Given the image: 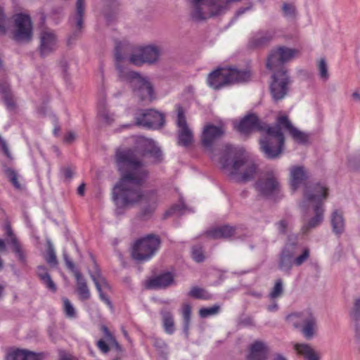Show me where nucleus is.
<instances>
[{"label":"nucleus","instance_id":"obj_1","mask_svg":"<svg viewBox=\"0 0 360 360\" xmlns=\"http://www.w3.org/2000/svg\"><path fill=\"white\" fill-rule=\"evenodd\" d=\"M115 162L121 173V179L112 191L115 204L119 207H126L143 202L146 205L141 215L143 217L150 216L156 210L158 196L155 191L146 193L141 191L148 172L141 160L140 153L136 149H117Z\"/></svg>","mask_w":360,"mask_h":360},{"label":"nucleus","instance_id":"obj_2","mask_svg":"<svg viewBox=\"0 0 360 360\" xmlns=\"http://www.w3.org/2000/svg\"><path fill=\"white\" fill-rule=\"evenodd\" d=\"M299 54V51L285 46H279L271 51L266 67L273 72L270 91L275 101L283 99L288 94L290 79L284 64Z\"/></svg>","mask_w":360,"mask_h":360},{"label":"nucleus","instance_id":"obj_3","mask_svg":"<svg viewBox=\"0 0 360 360\" xmlns=\"http://www.w3.org/2000/svg\"><path fill=\"white\" fill-rule=\"evenodd\" d=\"M282 129L288 131L292 139L300 143L308 141L307 135L294 127L287 115H280L276 118V125L267 129V136L260 143L261 150L266 158H275L282 153L285 142Z\"/></svg>","mask_w":360,"mask_h":360},{"label":"nucleus","instance_id":"obj_4","mask_svg":"<svg viewBox=\"0 0 360 360\" xmlns=\"http://www.w3.org/2000/svg\"><path fill=\"white\" fill-rule=\"evenodd\" d=\"M219 162L221 169L238 181H249L257 173V166L246 160L244 150L230 144L224 146Z\"/></svg>","mask_w":360,"mask_h":360},{"label":"nucleus","instance_id":"obj_5","mask_svg":"<svg viewBox=\"0 0 360 360\" xmlns=\"http://www.w3.org/2000/svg\"><path fill=\"white\" fill-rule=\"evenodd\" d=\"M328 197V188L320 184L309 186L306 188L304 199L300 207L304 212V217L309 214L310 209L313 210L314 216L305 219L302 226V232L307 233L311 229L319 226L323 220V202Z\"/></svg>","mask_w":360,"mask_h":360},{"label":"nucleus","instance_id":"obj_6","mask_svg":"<svg viewBox=\"0 0 360 360\" xmlns=\"http://www.w3.org/2000/svg\"><path fill=\"white\" fill-rule=\"evenodd\" d=\"M124 62V58L116 51V68L119 71L120 78L129 81L134 86L135 92L141 101L150 103L155 98L154 91L150 82L142 77L138 72L131 71L123 67L122 63Z\"/></svg>","mask_w":360,"mask_h":360},{"label":"nucleus","instance_id":"obj_7","mask_svg":"<svg viewBox=\"0 0 360 360\" xmlns=\"http://www.w3.org/2000/svg\"><path fill=\"white\" fill-rule=\"evenodd\" d=\"M250 72L236 68H218L209 74L207 83L214 89H219L228 84L243 82L250 79Z\"/></svg>","mask_w":360,"mask_h":360},{"label":"nucleus","instance_id":"obj_8","mask_svg":"<svg viewBox=\"0 0 360 360\" xmlns=\"http://www.w3.org/2000/svg\"><path fill=\"white\" fill-rule=\"evenodd\" d=\"M160 239L158 236L150 234L137 240L133 245L131 256L139 262L150 259L158 250Z\"/></svg>","mask_w":360,"mask_h":360},{"label":"nucleus","instance_id":"obj_9","mask_svg":"<svg viewBox=\"0 0 360 360\" xmlns=\"http://www.w3.org/2000/svg\"><path fill=\"white\" fill-rule=\"evenodd\" d=\"M117 49H118L119 53L124 58V62L122 63L123 67H124V65L127 62H129L136 66H140L143 63L151 64L155 63L160 56L159 49L154 46H141L135 49L129 59L122 53L120 44L116 45L115 51ZM115 56L116 57V52L115 53Z\"/></svg>","mask_w":360,"mask_h":360},{"label":"nucleus","instance_id":"obj_10","mask_svg":"<svg viewBox=\"0 0 360 360\" xmlns=\"http://www.w3.org/2000/svg\"><path fill=\"white\" fill-rule=\"evenodd\" d=\"M240 0H195L197 5L196 15L200 18H211L221 15L228 11L234 2Z\"/></svg>","mask_w":360,"mask_h":360},{"label":"nucleus","instance_id":"obj_11","mask_svg":"<svg viewBox=\"0 0 360 360\" xmlns=\"http://www.w3.org/2000/svg\"><path fill=\"white\" fill-rule=\"evenodd\" d=\"M286 321L295 328H302V332L307 339L313 336L316 320L310 309L292 313L286 317Z\"/></svg>","mask_w":360,"mask_h":360},{"label":"nucleus","instance_id":"obj_12","mask_svg":"<svg viewBox=\"0 0 360 360\" xmlns=\"http://www.w3.org/2000/svg\"><path fill=\"white\" fill-rule=\"evenodd\" d=\"M13 38L17 41H30L33 35L32 22L30 15L17 13L13 16Z\"/></svg>","mask_w":360,"mask_h":360},{"label":"nucleus","instance_id":"obj_13","mask_svg":"<svg viewBox=\"0 0 360 360\" xmlns=\"http://www.w3.org/2000/svg\"><path fill=\"white\" fill-rule=\"evenodd\" d=\"M136 124L148 129L161 128L165 123V117L160 112L149 109L139 110L135 115Z\"/></svg>","mask_w":360,"mask_h":360},{"label":"nucleus","instance_id":"obj_14","mask_svg":"<svg viewBox=\"0 0 360 360\" xmlns=\"http://www.w3.org/2000/svg\"><path fill=\"white\" fill-rule=\"evenodd\" d=\"M224 132L225 129L222 124L216 126L212 124H207L203 129L201 136V143L207 150L212 160L214 159L213 149L214 142L217 139L221 138L224 135Z\"/></svg>","mask_w":360,"mask_h":360},{"label":"nucleus","instance_id":"obj_15","mask_svg":"<svg viewBox=\"0 0 360 360\" xmlns=\"http://www.w3.org/2000/svg\"><path fill=\"white\" fill-rule=\"evenodd\" d=\"M235 127L238 131L243 134H248L253 131H265L266 134L261 139L260 141H262L267 136V129L269 127H274V126H269L265 122H262L255 114H249L245 116ZM260 143L261 141H259Z\"/></svg>","mask_w":360,"mask_h":360},{"label":"nucleus","instance_id":"obj_16","mask_svg":"<svg viewBox=\"0 0 360 360\" xmlns=\"http://www.w3.org/2000/svg\"><path fill=\"white\" fill-rule=\"evenodd\" d=\"M177 126L179 127V144L183 146H188L191 144L193 140V132L188 127L184 110L181 106L177 108Z\"/></svg>","mask_w":360,"mask_h":360},{"label":"nucleus","instance_id":"obj_17","mask_svg":"<svg viewBox=\"0 0 360 360\" xmlns=\"http://www.w3.org/2000/svg\"><path fill=\"white\" fill-rule=\"evenodd\" d=\"M256 188L259 193L265 197H270L280 191V185L272 173H268L261 177L256 183Z\"/></svg>","mask_w":360,"mask_h":360},{"label":"nucleus","instance_id":"obj_18","mask_svg":"<svg viewBox=\"0 0 360 360\" xmlns=\"http://www.w3.org/2000/svg\"><path fill=\"white\" fill-rule=\"evenodd\" d=\"M296 252L297 244L294 243L286 244L280 254L278 269L286 274L289 275L290 274Z\"/></svg>","mask_w":360,"mask_h":360},{"label":"nucleus","instance_id":"obj_19","mask_svg":"<svg viewBox=\"0 0 360 360\" xmlns=\"http://www.w3.org/2000/svg\"><path fill=\"white\" fill-rule=\"evenodd\" d=\"M101 330L103 333L104 338L100 339L96 342V345L98 350L103 354L108 353L111 348L120 351L121 346L108 328L103 325L101 327Z\"/></svg>","mask_w":360,"mask_h":360},{"label":"nucleus","instance_id":"obj_20","mask_svg":"<svg viewBox=\"0 0 360 360\" xmlns=\"http://www.w3.org/2000/svg\"><path fill=\"white\" fill-rule=\"evenodd\" d=\"M95 265V272L91 273L90 276L91 279L93 280L96 288L99 294L100 299L110 308L112 309V304L110 299L105 295L103 292V290L110 289V285L106 281V280L101 276L100 271L98 270L96 264Z\"/></svg>","mask_w":360,"mask_h":360},{"label":"nucleus","instance_id":"obj_21","mask_svg":"<svg viewBox=\"0 0 360 360\" xmlns=\"http://www.w3.org/2000/svg\"><path fill=\"white\" fill-rule=\"evenodd\" d=\"M57 48V37L49 30L42 31L40 34L39 52L41 56H45L55 51Z\"/></svg>","mask_w":360,"mask_h":360},{"label":"nucleus","instance_id":"obj_22","mask_svg":"<svg viewBox=\"0 0 360 360\" xmlns=\"http://www.w3.org/2000/svg\"><path fill=\"white\" fill-rule=\"evenodd\" d=\"M7 234L9 237V240H8V244L11 245L12 247V251L15 255L18 262L22 264L25 265L27 264V254L23 247L18 241V238L12 232V230L10 227L7 229Z\"/></svg>","mask_w":360,"mask_h":360},{"label":"nucleus","instance_id":"obj_23","mask_svg":"<svg viewBox=\"0 0 360 360\" xmlns=\"http://www.w3.org/2000/svg\"><path fill=\"white\" fill-rule=\"evenodd\" d=\"M269 352L268 346L262 341H255L250 347L248 360H266Z\"/></svg>","mask_w":360,"mask_h":360},{"label":"nucleus","instance_id":"obj_24","mask_svg":"<svg viewBox=\"0 0 360 360\" xmlns=\"http://www.w3.org/2000/svg\"><path fill=\"white\" fill-rule=\"evenodd\" d=\"M273 30L259 31L255 33L249 41V46L257 48L269 43L274 37Z\"/></svg>","mask_w":360,"mask_h":360},{"label":"nucleus","instance_id":"obj_25","mask_svg":"<svg viewBox=\"0 0 360 360\" xmlns=\"http://www.w3.org/2000/svg\"><path fill=\"white\" fill-rule=\"evenodd\" d=\"M236 233V228L224 225L210 229L206 232L208 237L213 239L229 238Z\"/></svg>","mask_w":360,"mask_h":360},{"label":"nucleus","instance_id":"obj_26","mask_svg":"<svg viewBox=\"0 0 360 360\" xmlns=\"http://www.w3.org/2000/svg\"><path fill=\"white\" fill-rule=\"evenodd\" d=\"M174 282V276L170 272H165L150 279L148 283L150 288H165Z\"/></svg>","mask_w":360,"mask_h":360},{"label":"nucleus","instance_id":"obj_27","mask_svg":"<svg viewBox=\"0 0 360 360\" xmlns=\"http://www.w3.org/2000/svg\"><path fill=\"white\" fill-rule=\"evenodd\" d=\"M294 349L304 360H319L320 359L317 352L308 344L295 343L294 345Z\"/></svg>","mask_w":360,"mask_h":360},{"label":"nucleus","instance_id":"obj_28","mask_svg":"<svg viewBox=\"0 0 360 360\" xmlns=\"http://www.w3.org/2000/svg\"><path fill=\"white\" fill-rule=\"evenodd\" d=\"M75 277L77 281V292L79 297L82 300H86L90 298L91 293L87 286L85 278L82 276L79 271H75Z\"/></svg>","mask_w":360,"mask_h":360},{"label":"nucleus","instance_id":"obj_29","mask_svg":"<svg viewBox=\"0 0 360 360\" xmlns=\"http://www.w3.org/2000/svg\"><path fill=\"white\" fill-rule=\"evenodd\" d=\"M6 360H39V356L34 352L17 349L9 352Z\"/></svg>","mask_w":360,"mask_h":360},{"label":"nucleus","instance_id":"obj_30","mask_svg":"<svg viewBox=\"0 0 360 360\" xmlns=\"http://www.w3.org/2000/svg\"><path fill=\"white\" fill-rule=\"evenodd\" d=\"M290 186L292 191H295L307 178V174L303 167H292L290 171Z\"/></svg>","mask_w":360,"mask_h":360},{"label":"nucleus","instance_id":"obj_31","mask_svg":"<svg viewBox=\"0 0 360 360\" xmlns=\"http://www.w3.org/2000/svg\"><path fill=\"white\" fill-rule=\"evenodd\" d=\"M143 145L144 146V149L143 150L141 156L150 155L157 162L162 160V151L153 141L148 139L144 140Z\"/></svg>","mask_w":360,"mask_h":360},{"label":"nucleus","instance_id":"obj_32","mask_svg":"<svg viewBox=\"0 0 360 360\" xmlns=\"http://www.w3.org/2000/svg\"><path fill=\"white\" fill-rule=\"evenodd\" d=\"M160 315L165 332L168 335H172L175 331L174 318L172 313L163 309L160 311Z\"/></svg>","mask_w":360,"mask_h":360},{"label":"nucleus","instance_id":"obj_33","mask_svg":"<svg viewBox=\"0 0 360 360\" xmlns=\"http://www.w3.org/2000/svg\"><path fill=\"white\" fill-rule=\"evenodd\" d=\"M37 274L43 284L51 291L56 292V286L52 281L47 268L45 266H39L37 269Z\"/></svg>","mask_w":360,"mask_h":360},{"label":"nucleus","instance_id":"obj_34","mask_svg":"<svg viewBox=\"0 0 360 360\" xmlns=\"http://www.w3.org/2000/svg\"><path fill=\"white\" fill-rule=\"evenodd\" d=\"M331 225L333 231L336 235H340L345 230V220L342 213L339 210H335L331 216Z\"/></svg>","mask_w":360,"mask_h":360},{"label":"nucleus","instance_id":"obj_35","mask_svg":"<svg viewBox=\"0 0 360 360\" xmlns=\"http://www.w3.org/2000/svg\"><path fill=\"white\" fill-rule=\"evenodd\" d=\"M181 316L183 319L184 331L188 335L191 316V306L188 303H184L181 307Z\"/></svg>","mask_w":360,"mask_h":360},{"label":"nucleus","instance_id":"obj_36","mask_svg":"<svg viewBox=\"0 0 360 360\" xmlns=\"http://www.w3.org/2000/svg\"><path fill=\"white\" fill-rule=\"evenodd\" d=\"M84 13V0H77L76 4V13L74 20L78 30H81L83 25V16Z\"/></svg>","mask_w":360,"mask_h":360},{"label":"nucleus","instance_id":"obj_37","mask_svg":"<svg viewBox=\"0 0 360 360\" xmlns=\"http://www.w3.org/2000/svg\"><path fill=\"white\" fill-rule=\"evenodd\" d=\"M188 296L196 298L207 300L211 298V295L204 289L199 287H193L188 292Z\"/></svg>","mask_w":360,"mask_h":360},{"label":"nucleus","instance_id":"obj_38","mask_svg":"<svg viewBox=\"0 0 360 360\" xmlns=\"http://www.w3.org/2000/svg\"><path fill=\"white\" fill-rule=\"evenodd\" d=\"M283 293V281L281 279L276 281L274 288L270 292L269 297L271 300H275L282 296Z\"/></svg>","mask_w":360,"mask_h":360},{"label":"nucleus","instance_id":"obj_39","mask_svg":"<svg viewBox=\"0 0 360 360\" xmlns=\"http://www.w3.org/2000/svg\"><path fill=\"white\" fill-rule=\"evenodd\" d=\"M0 94L3 95L6 105L8 108H13L14 102L11 96L10 89L7 84L0 85Z\"/></svg>","mask_w":360,"mask_h":360},{"label":"nucleus","instance_id":"obj_40","mask_svg":"<svg viewBox=\"0 0 360 360\" xmlns=\"http://www.w3.org/2000/svg\"><path fill=\"white\" fill-rule=\"evenodd\" d=\"M219 306L217 304L211 307L201 308L199 310V315L201 318H207L210 316L217 314L219 311Z\"/></svg>","mask_w":360,"mask_h":360},{"label":"nucleus","instance_id":"obj_41","mask_svg":"<svg viewBox=\"0 0 360 360\" xmlns=\"http://www.w3.org/2000/svg\"><path fill=\"white\" fill-rule=\"evenodd\" d=\"M318 70L321 79H322L324 81H326L329 77V74L328 72V66L326 64V61L324 58H321L319 60L318 63Z\"/></svg>","mask_w":360,"mask_h":360},{"label":"nucleus","instance_id":"obj_42","mask_svg":"<svg viewBox=\"0 0 360 360\" xmlns=\"http://www.w3.org/2000/svg\"><path fill=\"white\" fill-rule=\"evenodd\" d=\"M63 309L64 312L66 316L69 318H74L75 317V309L73 307L72 304L70 302V300L68 298H63Z\"/></svg>","mask_w":360,"mask_h":360},{"label":"nucleus","instance_id":"obj_43","mask_svg":"<svg viewBox=\"0 0 360 360\" xmlns=\"http://www.w3.org/2000/svg\"><path fill=\"white\" fill-rule=\"evenodd\" d=\"M5 173L13 186L18 189L20 188V184L18 180V174L15 171L11 168H7L5 170Z\"/></svg>","mask_w":360,"mask_h":360},{"label":"nucleus","instance_id":"obj_44","mask_svg":"<svg viewBox=\"0 0 360 360\" xmlns=\"http://www.w3.org/2000/svg\"><path fill=\"white\" fill-rule=\"evenodd\" d=\"M351 318L354 321L360 320V299L357 298L354 300L353 308L349 311Z\"/></svg>","mask_w":360,"mask_h":360},{"label":"nucleus","instance_id":"obj_45","mask_svg":"<svg viewBox=\"0 0 360 360\" xmlns=\"http://www.w3.org/2000/svg\"><path fill=\"white\" fill-rule=\"evenodd\" d=\"M192 258L196 262H201L205 259L204 253L201 247L194 246L192 248Z\"/></svg>","mask_w":360,"mask_h":360},{"label":"nucleus","instance_id":"obj_46","mask_svg":"<svg viewBox=\"0 0 360 360\" xmlns=\"http://www.w3.org/2000/svg\"><path fill=\"white\" fill-rule=\"evenodd\" d=\"M45 260L51 266H56L57 264L56 256L52 248L48 249L45 256Z\"/></svg>","mask_w":360,"mask_h":360},{"label":"nucleus","instance_id":"obj_47","mask_svg":"<svg viewBox=\"0 0 360 360\" xmlns=\"http://www.w3.org/2000/svg\"><path fill=\"white\" fill-rule=\"evenodd\" d=\"M309 257V249H304L300 255L294 258V264L297 266H301L304 262H305L307 260Z\"/></svg>","mask_w":360,"mask_h":360},{"label":"nucleus","instance_id":"obj_48","mask_svg":"<svg viewBox=\"0 0 360 360\" xmlns=\"http://www.w3.org/2000/svg\"><path fill=\"white\" fill-rule=\"evenodd\" d=\"M282 10L283 14L287 17H294L295 15V8L291 4H283Z\"/></svg>","mask_w":360,"mask_h":360},{"label":"nucleus","instance_id":"obj_49","mask_svg":"<svg viewBox=\"0 0 360 360\" xmlns=\"http://www.w3.org/2000/svg\"><path fill=\"white\" fill-rule=\"evenodd\" d=\"M98 115L107 124H110L113 121L112 115L104 108L99 109Z\"/></svg>","mask_w":360,"mask_h":360},{"label":"nucleus","instance_id":"obj_50","mask_svg":"<svg viewBox=\"0 0 360 360\" xmlns=\"http://www.w3.org/2000/svg\"><path fill=\"white\" fill-rule=\"evenodd\" d=\"M6 32V17L4 11L0 8V33L4 34Z\"/></svg>","mask_w":360,"mask_h":360},{"label":"nucleus","instance_id":"obj_51","mask_svg":"<svg viewBox=\"0 0 360 360\" xmlns=\"http://www.w3.org/2000/svg\"><path fill=\"white\" fill-rule=\"evenodd\" d=\"M278 229L281 233H285L288 227V222L285 219L281 220L278 224Z\"/></svg>","mask_w":360,"mask_h":360},{"label":"nucleus","instance_id":"obj_52","mask_svg":"<svg viewBox=\"0 0 360 360\" xmlns=\"http://www.w3.org/2000/svg\"><path fill=\"white\" fill-rule=\"evenodd\" d=\"M61 172L66 179H71L74 174L72 169L69 167L63 168Z\"/></svg>","mask_w":360,"mask_h":360},{"label":"nucleus","instance_id":"obj_53","mask_svg":"<svg viewBox=\"0 0 360 360\" xmlns=\"http://www.w3.org/2000/svg\"><path fill=\"white\" fill-rule=\"evenodd\" d=\"M191 3H192V5L193 6V11L192 12V14H191V16L192 18L195 20H205V19H207V18H200V17H198L196 15V12H197V5L195 4V0H191Z\"/></svg>","mask_w":360,"mask_h":360},{"label":"nucleus","instance_id":"obj_54","mask_svg":"<svg viewBox=\"0 0 360 360\" xmlns=\"http://www.w3.org/2000/svg\"><path fill=\"white\" fill-rule=\"evenodd\" d=\"M75 134L73 132L70 131L65 135V141L67 143H71L72 141H73L75 140Z\"/></svg>","mask_w":360,"mask_h":360},{"label":"nucleus","instance_id":"obj_55","mask_svg":"<svg viewBox=\"0 0 360 360\" xmlns=\"http://www.w3.org/2000/svg\"><path fill=\"white\" fill-rule=\"evenodd\" d=\"M65 263H66L67 267L70 270H71L74 274H75V271H77V269H75V264L71 260H69L68 259L65 258Z\"/></svg>","mask_w":360,"mask_h":360},{"label":"nucleus","instance_id":"obj_56","mask_svg":"<svg viewBox=\"0 0 360 360\" xmlns=\"http://www.w3.org/2000/svg\"><path fill=\"white\" fill-rule=\"evenodd\" d=\"M278 309V304L276 302H274L271 304H269L268 307H267V310L269 311H275Z\"/></svg>","mask_w":360,"mask_h":360},{"label":"nucleus","instance_id":"obj_57","mask_svg":"<svg viewBox=\"0 0 360 360\" xmlns=\"http://www.w3.org/2000/svg\"><path fill=\"white\" fill-rule=\"evenodd\" d=\"M84 188H85V185L84 184H81L77 188L78 194L80 195H83L84 193Z\"/></svg>","mask_w":360,"mask_h":360},{"label":"nucleus","instance_id":"obj_58","mask_svg":"<svg viewBox=\"0 0 360 360\" xmlns=\"http://www.w3.org/2000/svg\"><path fill=\"white\" fill-rule=\"evenodd\" d=\"M272 360H287V359L283 355H281L280 354H276L274 355V356Z\"/></svg>","mask_w":360,"mask_h":360},{"label":"nucleus","instance_id":"obj_59","mask_svg":"<svg viewBox=\"0 0 360 360\" xmlns=\"http://www.w3.org/2000/svg\"><path fill=\"white\" fill-rule=\"evenodd\" d=\"M179 205H174V206H172L171 207V209L166 212V215L169 216V214L173 213L177 208H179Z\"/></svg>","mask_w":360,"mask_h":360},{"label":"nucleus","instance_id":"obj_60","mask_svg":"<svg viewBox=\"0 0 360 360\" xmlns=\"http://www.w3.org/2000/svg\"><path fill=\"white\" fill-rule=\"evenodd\" d=\"M352 97L355 100H360V94L357 92H354L352 94Z\"/></svg>","mask_w":360,"mask_h":360},{"label":"nucleus","instance_id":"obj_61","mask_svg":"<svg viewBox=\"0 0 360 360\" xmlns=\"http://www.w3.org/2000/svg\"><path fill=\"white\" fill-rule=\"evenodd\" d=\"M248 10V8H241L240 10H238L237 11V15L239 16L240 15H242L243 13H244L245 12V11Z\"/></svg>","mask_w":360,"mask_h":360},{"label":"nucleus","instance_id":"obj_62","mask_svg":"<svg viewBox=\"0 0 360 360\" xmlns=\"http://www.w3.org/2000/svg\"><path fill=\"white\" fill-rule=\"evenodd\" d=\"M60 360H72V358L69 356H63L60 358Z\"/></svg>","mask_w":360,"mask_h":360},{"label":"nucleus","instance_id":"obj_63","mask_svg":"<svg viewBox=\"0 0 360 360\" xmlns=\"http://www.w3.org/2000/svg\"><path fill=\"white\" fill-rule=\"evenodd\" d=\"M4 247V243L2 240L0 239V248H2Z\"/></svg>","mask_w":360,"mask_h":360},{"label":"nucleus","instance_id":"obj_64","mask_svg":"<svg viewBox=\"0 0 360 360\" xmlns=\"http://www.w3.org/2000/svg\"><path fill=\"white\" fill-rule=\"evenodd\" d=\"M123 333L125 337H127V333L126 330H123Z\"/></svg>","mask_w":360,"mask_h":360}]
</instances>
